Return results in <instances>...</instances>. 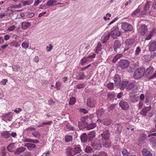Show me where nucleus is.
I'll return each instance as SVG.
<instances>
[{
	"instance_id": "nucleus-27",
	"label": "nucleus",
	"mask_w": 156,
	"mask_h": 156,
	"mask_svg": "<svg viewBox=\"0 0 156 156\" xmlns=\"http://www.w3.org/2000/svg\"><path fill=\"white\" fill-rule=\"evenodd\" d=\"M142 153V155L144 156H152V154L146 149H143Z\"/></svg>"
},
{
	"instance_id": "nucleus-6",
	"label": "nucleus",
	"mask_w": 156,
	"mask_h": 156,
	"mask_svg": "<svg viewBox=\"0 0 156 156\" xmlns=\"http://www.w3.org/2000/svg\"><path fill=\"white\" fill-rule=\"evenodd\" d=\"M121 44L120 41L118 40H116L114 42L113 49L114 51L117 53H119L121 50Z\"/></svg>"
},
{
	"instance_id": "nucleus-11",
	"label": "nucleus",
	"mask_w": 156,
	"mask_h": 156,
	"mask_svg": "<svg viewBox=\"0 0 156 156\" xmlns=\"http://www.w3.org/2000/svg\"><path fill=\"white\" fill-rule=\"evenodd\" d=\"M139 31L141 35H144L148 31L147 26L145 24L141 25L139 29Z\"/></svg>"
},
{
	"instance_id": "nucleus-56",
	"label": "nucleus",
	"mask_w": 156,
	"mask_h": 156,
	"mask_svg": "<svg viewBox=\"0 0 156 156\" xmlns=\"http://www.w3.org/2000/svg\"><path fill=\"white\" fill-rule=\"evenodd\" d=\"M152 7V8L156 11V1L153 2Z\"/></svg>"
},
{
	"instance_id": "nucleus-15",
	"label": "nucleus",
	"mask_w": 156,
	"mask_h": 156,
	"mask_svg": "<svg viewBox=\"0 0 156 156\" xmlns=\"http://www.w3.org/2000/svg\"><path fill=\"white\" fill-rule=\"evenodd\" d=\"M110 36V33H105L101 37V40L103 43H106L108 39Z\"/></svg>"
},
{
	"instance_id": "nucleus-26",
	"label": "nucleus",
	"mask_w": 156,
	"mask_h": 156,
	"mask_svg": "<svg viewBox=\"0 0 156 156\" xmlns=\"http://www.w3.org/2000/svg\"><path fill=\"white\" fill-rule=\"evenodd\" d=\"M101 142L102 145L105 148H108L111 146V144L108 140Z\"/></svg>"
},
{
	"instance_id": "nucleus-40",
	"label": "nucleus",
	"mask_w": 156,
	"mask_h": 156,
	"mask_svg": "<svg viewBox=\"0 0 156 156\" xmlns=\"http://www.w3.org/2000/svg\"><path fill=\"white\" fill-rule=\"evenodd\" d=\"M115 96L113 93H109L107 94L108 98L110 99H113Z\"/></svg>"
},
{
	"instance_id": "nucleus-5",
	"label": "nucleus",
	"mask_w": 156,
	"mask_h": 156,
	"mask_svg": "<svg viewBox=\"0 0 156 156\" xmlns=\"http://www.w3.org/2000/svg\"><path fill=\"white\" fill-rule=\"evenodd\" d=\"M121 27L122 29L126 32H130L133 30V27L132 25L128 23H123Z\"/></svg>"
},
{
	"instance_id": "nucleus-55",
	"label": "nucleus",
	"mask_w": 156,
	"mask_h": 156,
	"mask_svg": "<svg viewBox=\"0 0 156 156\" xmlns=\"http://www.w3.org/2000/svg\"><path fill=\"white\" fill-rule=\"evenodd\" d=\"M53 47L51 44L49 45V46H48L46 47V49L48 51H50L52 49Z\"/></svg>"
},
{
	"instance_id": "nucleus-64",
	"label": "nucleus",
	"mask_w": 156,
	"mask_h": 156,
	"mask_svg": "<svg viewBox=\"0 0 156 156\" xmlns=\"http://www.w3.org/2000/svg\"><path fill=\"white\" fill-rule=\"evenodd\" d=\"M81 111L83 113L86 114L88 112V111L85 109L82 108L81 109Z\"/></svg>"
},
{
	"instance_id": "nucleus-29",
	"label": "nucleus",
	"mask_w": 156,
	"mask_h": 156,
	"mask_svg": "<svg viewBox=\"0 0 156 156\" xmlns=\"http://www.w3.org/2000/svg\"><path fill=\"white\" fill-rule=\"evenodd\" d=\"M155 31L154 29H153L152 31H151L147 37H146L145 40H148L151 39Z\"/></svg>"
},
{
	"instance_id": "nucleus-51",
	"label": "nucleus",
	"mask_w": 156,
	"mask_h": 156,
	"mask_svg": "<svg viewBox=\"0 0 156 156\" xmlns=\"http://www.w3.org/2000/svg\"><path fill=\"white\" fill-rule=\"evenodd\" d=\"M140 10L137 8L136 10H135L132 14V15L133 16L136 15L138 13L140 12Z\"/></svg>"
},
{
	"instance_id": "nucleus-41",
	"label": "nucleus",
	"mask_w": 156,
	"mask_h": 156,
	"mask_svg": "<svg viewBox=\"0 0 156 156\" xmlns=\"http://www.w3.org/2000/svg\"><path fill=\"white\" fill-rule=\"evenodd\" d=\"M72 137L71 136H66L65 137V140L66 142H68L72 141Z\"/></svg>"
},
{
	"instance_id": "nucleus-1",
	"label": "nucleus",
	"mask_w": 156,
	"mask_h": 156,
	"mask_svg": "<svg viewBox=\"0 0 156 156\" xmlns=\"http://www.w3.org/2000/svg\"><path fill=\"white\" fill-rule=\"evenodd\" d=\"M24 142H30L25 144L24 146L27 147L28 150L30 151L33 150L36 147V146L34 144L38 143L39 141L37 140H33L32 139H26L25 140Z\"/></svg>"
},
{
	"instance_id": "nucleus-31",
	"label": "nucleus",
	"mask_w": 156,
	"mask_h": 156,
	"mask_svg": "<svg viewBox=\"0 0 156 156\" xmlns=\"http://www.w3.org/2000/svg\"><path fill=\"white\" fill-rule=\"evenodd\" d=\"M122 152L123 156H130V152L125 149H123L122 150Z\"/></svg>"
},
{
	"instance_id": "nucleus-38",
	"label": "nucleus",
	"mask_w": 156,
	"mask_h": 156,
	"mask_svg": "<svg viewBox=\"0 0 156 156\" xmlns=\"http://www.w3.org/2000/svg\"><path fill=\"white\" fill-rule=\"evenodd\" d=\"M76 101V99L75 98L72 97L70 98L69 104L70 105H73L75 103Z\"/></svg>"
},
{
	"instance_id": "nucleus-28",
	"label": "nucleus",
	"mask_w": 156,
	"mask_h": 156,
	"mask_svg": "<svg viewBox=\"0 0 156 156\" xmlns=\"http://www.w3.org/2000/svg\"><path fill=\"white\" fill-rule=\"evenodd\" d=\"M96 123H91L89 125L87 123V125L86 126L85 128H86L87 130H89L95 128L96 126Z\"/></svg>"
},
{
	"instance_id": "nucleus-50",
	"label": "nucleus",
	"mask_w": 156,
	"mask_h": 156,
	"mask_svg": "<svg viewBox=\"0 0 156 156\" xmlns=\"http://www.w3.org/2000/svg\"><path fill=\"white\" fill-rule=\"evenodd\" d=\"M114 86V84L113 83H110L108 84L107 87L110 90H112Z\"/></svg>"
},
{
	"instance_id": "nucleus-16",
	"label": "nucleus",
	"mask_w": 156,
	"mask_h": 156,
	"mask_svg": "<svg viewBox=\"0 0 156 156\" xmlns=\"http://www.w3.org/2000/svg\"><path fill=\"white\" fill-rule=\"evenodd\" d=\"M153 72V68L152 66H150L149 68L147 69L146 70H145V75L147 77L152 74Z\"/></svg>"
},
{
	"instance_id": "nucleus-7",
	"label": "nucleus",
	"mask_w": 156,
	"mask_h": 156,
	"mask_svg": "<svg viewBox=\"0 0 156 156\" xmlns=\"http://www.w3.org/2000/svg\"><path fill=\"white\" fill-rule=\"evenodd\" d=\"M113 30L111 31V36L113 39L116 38L120 35V33L118 27H114L113 28Z\"/></svg>"
},
{
	"instance_id": "nucleus-47",
	"label": "nucleus",
	"mask_w": 156,
	"mask_h": 156,
	"mask_svg": "<svg viewBox=\"0 0 156 156\" xmlns=\"http://www.w3.org/2000/svg\"><path fill=\"white\" fill-rule=\"evenodd\" d=\"M21 45L22 48L24 49H26L29 47V44L26 42H23Z\"/></svg>"
},
{
	"instance_id": "nucleus-39",
	"label": "nucleus",
	"mask_w": 156,
	"mask_h": 156,
	"mask_svg": "<svg viewBox=\"0 0 156 156\" xmlns=\"http://www.w3.org/2000/svg\"><path fill=\"white\" fill-rule=\"evenodd\" d=\"M32 134L33 136L37 138H39L40 136V133L37 131L32 133Z\"/></svg>"
},
{
	"instance_id": "nucleus-43",
	"label": "nucleus",
	"mask_w": 156,
	"mask_h": 156,
	"mask_svg": "<svg viewBox=\"0 0 156 156\" xmlns=\"http://www.w3.org/2000/svg\"><path fill=\"white\" fill-rule=\"evenodd\" d=\"M13 70L15 72H21L22 70V69L19 66H15L13 68Z\"/></svg>"
},
{
	"instance_id": "nucleus-53",
	"label": "nucleus",
	"mask_w": 156,
	"mask_h": 156,
	"mask_svg": "<svg viewBox=\"0 0 156 156\" xmlns=\"http://www.w3.org/2000/svg\"><path fill=\"white\" fill-rule=\"evenodd\" d=\"M47 5L48 6H52L53 5V3L52 0H49L48 1L47 3Z\"/></svg>"
},
{
	"instance_id": "nucleus-22",
	"label": "nucleus",
	"mask_w": 156,
	"mask_h": 156,
	"mask_svg": "<svg viewBox=\"0 0 156 156\" xmlns=\"http://www.w3.org/2000/svg\"><path fill=\"white\" fill-rule=\"evenodd\" d=\"M88 137L85 133H83L80 136V138L82 143H85L87 140Z\"/></svg>"
},
{
	"instance_id": "nucleus-59",
	"label": "nucleus",
	"mask_w": 156,
	"mask_h": 156,
	"mask_svg": "<svg viewBox=\"0 0 156 156\" xmlns=\"http://www.w3.org/2000/svg\"><path fill=\"white\" fill-rule=\"evenodd\" d=\"M16 27L15 26H12L9 27L8 28V30L10 31H12L14 30Z\"/></svg>"
},
{
	"instance_id": "nucleus-52",
	"label": "nucleus",
	"mask_w": 156,
	"mask_h": 156,
	"mask_svg": "<svg viewBox=\"0 0 156 156\" xmlns=\"http://www.w3.org/2000/svg\"><path fill=\"white\" fill-rule=\"evenodd\" d=\"M84 87V85L82 83V84H79L78 85H76V88L77 89H81V88H83Z\"/></svg>"
},
{
	"instance_id": "nucleus-30",
	"label": "nucleus",
	"mask_w": 156,
	"mask_h": 156,
	"mask_svg": "<svg viewBox=\"0 0 156 156\" xmlns=\"http://www.w3.org/2000/svg\"><path fill=\"white\" fill-rule=\"evenodd\" d=\"M146 138V135L144 133H143L140 135L139 141H143Z\"/></svg>"
},
{
	"instance_id": "nucleus-37",
	"label": "nucleus",
	"mask_w": 156,
	"mask_h": 156,
	"mask_svg": "<svg viewBox=\"0 0 156 156\" xmlns=\"http://www.w3.org/2000/svg\"><path fill=\"white\" fill-rule=\"evenodd\" d=\"M81 64L83 65L84 63H86L87 62L90 61L88 56L84 57L81 60Z\"/></svg>"
},
{
	"instance_id": "nucleus-18",
	"label": "nucleus",
	"mask_w": 156,
	"mask_h": 156,
	"mask_svg": "<svg viewBox=\"0 0 156 156\" xmlns=\"http://www.w3.org/2000/svg\"><path fill=\"white\" fill-rule=\"evenodd\" d=\"M149 49L150 51H154L156 50V41L150 43Z\"/></svg>"
},
{
	"instance_id": "nucleus-19",
	"label": "nucleus",
	"mask_w": 156,
	"mask_h": 156,
	"mask_svg": "<svg viewBox=\"0 0 156 156\" xmlns=\"http://www.w3.org/2000/svg\"><path fill=\"white\" fill-rule=\"evenodd\" d=\"M8 151L10 152L14 151L16 149L15 144L13 143L9 145L7 147Z\"/></svg>"
},
{
	"instance_id": "nucleus-13",
	"label": "nucleus",
	"mask_w": 156,
	"mask_h": 156,
	"mask_svg": "<svg viewBox=\"0 0 156 156\" xmlns=\"http://www.w3.org/2000/svg\"><path fill=\"white\" fill-rule=\"evenodd\" d=\"M151 109V107L150 106L148 107H145L142 108L140 113L143 116H146L148 112Z\"/></svg>"
},
{
	"instance_id": "nucleus-57",
	"label": "nucleus",
	"mask_w": 156,
	"mask_h": 156,
	"mask_svg": "<svg viewBox=\"0 0 156 156\" xmlns=\"http://www.w3.org/2000/svg\"><path fill=\"white\" fill-rule=\"evenodd\" d=\"M52 123V121H49L48 122H46L43 123V125H51V123Z\"/></svg>"
},
{
	"instance_id": "nucleus-2",
	"label": "nucleus",
	"mask_w": 156,
	"mask_h": 156,
	"mask_svg": "<svg viewBox=\"0 0 156 156\" xmlns=\"http://www.w3.org/2000/svg\"><path fill=\"white\" fill-rule=\"evenodd\" d=\"M145 73V69L141 67L136 69L134 73L133 78L135 79L138 80L144 76Z\"/></svg>"
},
{
	"instance_id": "nucleus-58",
	"label": "nucleus",
	"mask_w": 156,
	"mask_h": 156,
	"mask_svg": "<svg viewBox=\"0 0 156 156\" xmlns=\"http://www.w3.org/2000/svg\"><path fill=\"white\" fill-rule=\"evenodd\" d=\"M35 128L33 127H29L26 129V130L28 131H35Z\"/></svg>"
},
{
	"instance_id": "nucleus-8",
	"label": "nucleus",
	"mask_w": 156,
	"mask_h": 156,
	"mask_svg": "<svg viewBox=\"0 0 156 156\" xmlns=\"http://www.w3.org/2000/svg\"><path fill=\"white\" fill-rule=\"evenodd\" d=\"M101 136L102 137L101 139V141L108 140L110 137L109 131L108 130H105L101 134Z\"/></svg>"
},
{
	"instance_id": "nucleus-17",
	"label": "nucleus",
	"mask_w": 156,
	"mask_h": 156,
	"mask_svg": "<svg viewBox=\"0 0 156 156\" xmlns=\"http://www.w3.org/2000/svg\"><path fill=\"white\" fill-rule=\"evenodd\" d=\"M26 150V148L24 147H21L17 148L15 152V154H20L24 152Z\"/></svg>"
},
{
	"instance_id": "nucleus-54",
	"label": "nucleus",
	"mask_w": 156,
	"mask_h": 156,
	"mask_svg": "<svg viewBox=\"0 0 156 156\" xmlns=\"http://www.w3.org/2000/svg\"><path fill=\"white\" fill-rule=\"evenodd\" d=\"M99 154L100 156H108L107 154L104 151H101Z\"/></svg>"
},
{
	"instance_id": "nucleus-24",
	"label": "nucleus",
	"mask_w": 156,
	"mask_h": 156,
	"mask_svg": "<svg viewBox=\"0 0 156 156\" xmlns=\"http://www.w3.org/2000/svg\"><path fill=\"white\" fill-rule=\"evenodd\" d=\"M73 152L75 153V155L77 153H80L82 151L80 149V145H77L73 148Z\"/></svg>"
},
{
	"instance_id": "nucleus-42",
	"label": "nucleus",
	"mask_w": 156,
	"mask_h": 156,
	"mask_svg": "<svg viewBox=\"0 0 156 156\" xmlns=\"http://www.w3.org/2000/svg\"><path fill=\"white\" fill-rule=\"evenodd\" d=\"M93 151V149L90 146H87L86 147L85 149V151L87 153H90Z\"/></svg>"
},
{
	"instance_id": "nucleus-23",
	"label": "nucleus",
	"mask_w": 156,
	"mask_h": 156,
	"mask_svg": "<svg viewBox=\"0 0 156 156\" xmlns=\"http://www.w3.org/2000/svg\"><path fill=\"white\" fill-rule=\"evenodd\" d=\"M135 40L133 38H130L127 39L126 41V43L127 45H132L134 44Z\"/></svg>"
},
{
	"instance_id": "nucleus-33",
	"label": "nucleus",
	"mask_w": 156,
	"mask_h": 156,
	"mask_svg": "<svg viewBox=\"0 0 156 156\" xmlns=\"http://www.w3.org/2000/svg\"><path fill=\"white\" fill-rule=\"evenodd\" d=\"M105 110L103 108L99 109L97 111L96 113L98 116H100L104 113Z\"/></svg>"
},
{
	"instance_id": "nucleus-61",
	"label": "nucleus",
	"mask_w": 156,
	"mask_h": 156,
	"mask_svg": "<svg viewBox=\"0 0 156 156\" xmlns=\"http://www.w3.org/2000/svg\"><path fill=\"white\" fill-rule=\"evenodd\" d=\"M156 77V71L155 72V73L152 75L149 78V79L151 80V79H153L154 78Z\"/></svg>"
},
{
	"instance_id": "nucleus-32",
	"label": "nucleus",
	"mask_w": 156,
	"mask_h": 156,
	"mask_svg": "<svg viewBox=\"0 0 156 156\" xmlns=\"http://www.w3.org/2000/svg\"><path fill=\"white\" fill-rule=\"evenodd\" d=\"M135 86V83L133 82H130L129 84H128V86L126 87V89L127 90H130Z\"/></svg>"
},
{
	"instance_id": "nucleus-3",
	"label": "nucleus",
	"mask_w": 156,
	"mask_h": 156,
	"mask_svg": "<svg viewBox=\"0 0 156 156\" xmlns=\"http://www.w3.org/2000/svg\"><path fill=\"white\" fill-rule=\"evenodd\" d=\"M87 116L83 117L81 118V120L78 122V126L80 129H82L85 128L87 125Z\"/></svg>"
},
{
	"instance_id": "nucleus-20",
	"label": "nucleus",
	"mask_w": 156,
	"mask_h": 156,
	"mask_svg": "<svg viewBox=\"0 0 156 156\" xmlns=\"http://www.w3.org/2000/svg\"><path fill=\"white\" fill-rule=\"evenodd\" d=\"M128 83V82L127 81H124L120 82L119 84L120 89L121 90L124 89Z\"/></svg>"
},
{
	"instance_id": "nucleus-21",
	"label": "nucleus",
	"mask_w": 156,
	"mask_h": 156,
	"mask_svg": "<svg viewBox=\"0 0 156 156\" xmlns=\"http://www.w3.org/2000/svg\"><path fill=\"white\" fill-rule=\"evenodd\" d=\"M114 81L115 84L118 85L121 82V78L118 74H115L114 76Z\"/></svg>"
},
{
	"instance_id": "nucleus-9",
	"label": "nucleus",
	"mask_w": 156,
	"mask_h": 156,
	"mask_svg": "<svg viewBox=\"0 0 156 156\" xmlns=\"http://www.w3.org/2000/svg\"><path fill=\"white\" fill-rule=\"evenodd\" d=\"M129 64L128 60L125 59L120 60L119 62V66L122 69L127 68Z\"/></svg>"
},
{
	"instance_id": "nucleus-14",
	"label": "nucleus",
	"mask_w": 156,
	"mask_h": 156,
	"mask_svg": "<svg viewBox=\"0 0 156 156\" xmlns=\"http://www.w3.org/2000/svg\"><path fill=\"white\" fill-rule=\"evenodd\" d=\"M66 154L68 156H74L75 153L73 152V148L70 147H67L66 149Z\"/></svg>"
},
{
	"instance_id": "nucleus-63",
	"label": "nucleus",
	"mask_w": 156,
	"mask_h": 156,
	"mask_svg": "<svg viewBox=\"0 0 156 156\" xmlns=\"http://www.w3.org/2000/svg\"><path fill=\"white\" fill-rule=\"evenodd\" d=\"M10 38V36L9 35L7 34L5 36L4 39L5 40L7 41Z\"/></svg>"
},
{
	"instance_id": "nucleus-49",
	"label": "nucleus",
	"mask_w": 156,
	"mask_h": 156,
	"mask_svg": "<svg viewBox=\"0 0 156 156\" xmlns=\"http://www.w3.org/2000/svg\"><path fill=\"white\" fill-rule=\"evenodd\" d=\"M116 104H111L108 108V110L109 111H110L113 110L115 107Z\"/></svg>"
},
{
	"instance_id": "nucleus-12",
	"label": "nucleus",
	"mask_w": 156,
	"mask_h": 156,
	"mask_svg": "<svg viewBox=\"0 0 156 156\" xmlns=\"http://www.w3.org/2000/svg\"><path fill=\"white\" fill-rule=\"evenodd\" d=\"M96 102V100L91 98L87 99V105L89 107L92 108L95 107Z\"/></svg>"
},
{
	"instance_id": "nucleus-35",
	"label": "nucleus",
	"mask_w": 156,
	"mask_h": 156,
	"mask_svg": "<svg viewBox=\"0 0 156 156\" xmlns=\"http://www.w3.org/2000/svg\"><path fill=\"white\" fill-rule=\"evenodd\" d=\"M122 54H119L117 55L113 59L112 62L113 63H115L119 58L122 57Z\"/></svg>"
},
{
	"instance_id": "nucleus-4",
	"label": "nucleus",
	"mask_w": 156,
	"mask_h": 156,
	"mask_svg": "<svg viewBox=\"0 0 156 156\" xmlns=\"http://www.w3.org/2000/svg\"><path fill=\"white\" fill-rule=\"evenodd\" d=\"M90 145L95 150L100 149L102 147L100 139H95L91 141Z\"/></svg>"
},
{
	"instance_id": "nucleus-25",
	"label": "nucleus",
	"mask_w": 156,
	"mask_h": 156,
	"mask_svg": "<svg viewBox=\"0 0 156 156\" xmlns=\"http://www.w3.org/2000/svg\"><path fill=\"white\" fill-rule=\"evenodd\" d=\"M95 136V132L94 131H92L90 133L88 134L89 141H91Z\"/></svg>"
},
{
	"instance_id": "nucleus-45",
	"label": "nucleus",
	"mask_w": 156,
	"mask_h": 156,
	"mask_svg": "<svg viewBox=\"0 0 156 156\" xmlns=\"http://www.w3.org/2000/svg\"><path fill=\"white\" fill-rule=\"evenodd\" d=\"M33 2V1L29 0V1H26L24 2L23 3L24 5L25 6L27 5H30Z\"/></svg>"
},
{
	"instance_id": "nucleus-10",
	"label": "nucleus",
	"mask_w": 156,
	"mask_h": 156,
	"mask_svg": "<svg viewBox=\"0 0 156 156\" xmlns=\"http://www.w3.org/2000/svg\"><path fill=\"white\" fill-rule=\"evenodd\" d=\"M119 105L121 108L124 110H128L129 107V104L123 100L119 102Z\"/></svg>"
},
{
	"instance_id": "nucleus-34",
	"label": "nucleus",
	"mask_w": 156,
	"mask_h": 156,
	"mask_svg": "<svg viewBox=\"0 0 156 156\" xmlns=\"http://www.w3.org/2000/svg\"><path fill=\"white\" fill-rule=\"evenodd\" d=\"M1 135L2 136L6 139L8 138L10 136V134L8 131L3 132L1 134Z\"/></svg>"
},
{
	"instance_id": "nucleus-60",
	"label": "nucleus",
	"mask_w": 156,
	"mask_h": 156,
	"mask_svg": "<svg viewBox=\"0 0 156 156\" xmlns=\"http://www.w3.org/2000/svg\"><path fill=\"white\" fill-rule=\"evenodd\" d=\"M31 26V24L30 23L26 22L25 23L24 26L25 27L28 28Z\"/></svg>"
},
{
	"instance_id": "nucleus-48",
	"label": "nucleus",
	"mask_w": 156,
	"mask_h": 156,
	"mask_svg": "<svg viewBox=\"0 0 156 156\" xmlns=\"http://www.w3.org/2000/svg\"><path fill=\"white\" fill-rule=\"evenodd\" d=\"M141 51V49L139 47H138L135 51V56H137L139 55L140 52Z\"/></svg>"
},
{
	"instance_id": "nucleus-44",
	"label": "nucleus",
	"mask_w": 156,
	"mask_h": 156,
	"mask_svg": "<svg viewBox=\"0 0 156 156\" xmlns=\"http://www.w3.org/2000/svg\"><path fill=\"white\" fill-rule=\"evenodd\" d=\"M150 6V5L149 4V2H147L145 4L144 6V9L145 10H147L149 9Z\"/></svg>"
},
{
	"instance_id": "nucleus-46",
	"label": "nucleus",
	"mask_w": 156,
	"mask_h": 156,
	"mask_svg": "<svg viewBox=\"0 0 156 156\" xmlns=\"http://www.w3.org/2000/svg\"><path fill=\"white\" fill-rule=\"evenodd\" d=\"M62 85V83L61 82H59V81H57L56 82L55 84V87H56L57 89L58 90H60V87Z\"/></svg>"
},
{
	"instance_id": "nucleus-36",
	"label": "nucleus",
	"mask_w": 156,
	"mask_h": 156,
	"mask_svg": "<svg viewBox=\"0 0 156 156\" xmlns=\"http://www.w3.org/2000/svg\"><path fill=\"white\" fill-rule=\"evenodd\" d=\"M86 77V76H85L83 73H79L77 76V78H78V80H82L84 78Z\"/></svg>"
},
{
	"instance_id": "nucleus-62",
	"label": "nucleus",
	"mask_w": 156,
	"mask_h": 156,
	"mask_svg": "<svg viewBox=\"0 0 156 156\" xmlns=\"http://www.w3.org/2000/svg\"><path fill=\"white\" fill-rule=\"evenodd\" d=\"M118 20V18L117 17H116L110 23H109L108 24V26H109L110 25L112 24L114 22H115L117 20Z\"/></svg>"
}]
</instances>
